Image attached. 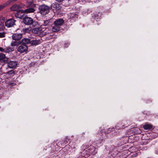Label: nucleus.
I'll return each mask as SVG.
<instances>
[{
	"label": "nucleus",
	"instance_id": "nucleus-1",
	"mask_svg": "<svg viewBox=\"0 0 158 158\" xmlns=\"http://www.w3.org/2000/svg\"><path fill=\"white\" fill-rule=\"evenodd\" d=\"M40 13L42 15H45L49 12L50 7L45 4L40 5L39 6Z\"/></svg>",
	"mask_w": 158,
	"mask_h": 158
},
{
	"label": "nucleus",
	"instance_id": "nucleus-2",
	"mask_svg": "<svg viewBox=\"0 0 158 158\" xmlns=\"http://www.w3.org/2000/svg\"><path fill=\"white\" fill-rule=\"evenodd\" d=\"M129 124L127 123V121H124L118 123L115 126V128L117 130L122 129L127 127Z\"/></svg>",
	"mask_w": 158,
	"mask_h": 158
},
{
	"label": "nucleus",
	"instance_id": "nucleus-3",
	"mask_svg": "<svg viewBox=\"0 0 158 158\" xmlns=\"http://www.w3.org/2000/svg\"><path fill=\"white\" fill-rule=\"evenodd\" d=\"M24 5L22 4H15L12 6L10 8V9L12 11H18L20 9L23 8Z\"/></svg>",
	"mask_w": 158,
	"mask_h": 158
},
{
	"label": "nucleus",
	"instance_id": "nucleus-4",
	"mask_svg": "<svg viewBox=\"0 0 158 158\" xmlns=\"http://www.w3.org/2000/svg\"><path fill=\"white\" fill-rule=\"evenodd\" d=\"M16 21L13 19H10L7 20L5 23V25L8 27H10L15 25Z\"/></svg>",
	"mask_w": 158,
	"mask_h": 158
},
{
	"label": "nucleus",
	"instance_id": "nucleus-5",
	"mask_svg": "<svg viewBox=\"0 0 158 158\" xmlns=\"http://www.w3.org/2000/svg\"><path fill=\"white\" fill-rule=\"evenodd\" d=\"M23 22L26 25H30L33 23V20L31 17H25L23 18Z\"/></svg>",
	"mask_w": 158,
	"mask_h": 158
},
{
	"label": "nucleus",
	"instance_id": "nucleus-6",
	"mask_svg": "<svg viewBox=\"0 0 158 158\" xmlns=\"http://www.w3.org/2000/svg\"><path fill=\"white\" fill-rule=\"evenodd\" d=\"M28 49V46L26 45L22 44L18 48V51L21 53L26 52Z\"/></svg>",
	"mask_w": 158,
	"mask_h": 158
},
{
	"label": "nucleus",
	"instance_id": "nucleus-7",
	"mask_svg": "<svg viewBox=\"0 0 158 158\" xmlns=\"http://www.w3.org/2000/svg\"><path fill=\"white\" fill-rule=\"evenodd\" d=\"M17 0H9L5 3L0 5V10L2 9L5 7L13 3Z\"/></svg>",
	"mask_w": 158,
	"mask_h": 158
},
{
	"label": "nucleus",
	"instance_id": "nucleus-8",
	"mask_svg": "<svg viewBox=\"0 0 158 158\" xmlns=\"http://www.w3.org/2000/svg\"><path fill=\"white\" fill-rule=\"evenodd\" d=\"M24 13V10H19L15 14V16L17 18L22 19L23 17Z\"/></svg>",
	"mask_w": 158,
	"mask_h": 158
},
{
	"label": "nucleus",
	"instance_id": "nucleus-9",
	"mask_svg": "<svg viewBox=\"0 0 158 158\" xmlns=\"http://www.w3.org/2000/svg\"><path fill=\"white\" fill-rule=\"evenodd\" d=\"M51 8L54 10L57 11L60 10L61 7L60 5L55 2L52 4Z\"/></svg>",
	"mask_w": 158,
	"mask_h": 158
},
{
	"label": "nucleus",
	"instance_id": "nucleus-10",
	"mask_svg": "<svg viewBox=\"0 0 158 158\" xmlns=\"http://www.w3.org/2000/svg\"><path fill=\"white\" fill-rule=\"evenodd\" d=\"M69 19L70 20L72 21H75L78 18V15L74 12L70 13L69 14Z\"/></svg>",
	"mask_w": 158,
	"mask_h": 158
},
{
	"label": "nucleus",
	"instance_id": "nucleus-11",
	"mask_svg": "<svg viewBox=\"0 0 158 158\" xmlns=\"http://www.w3.org/2000/svg\"><path fill=\"white\" fill-rule=\"evenodd\" d=\"M42 42V40L41 38L39 39H35L31 40V45L36 46L37 45Z\"/></svg>",
	"mask_w": 158,
	"mask_h": 158
},
{
	"label": "nucleus",
	"instance_id": "nucleus-12",
	"mask_svg": "<svg viewBox=\"0 0 158 158\" xmlns=\"http://www.w3.org/2000/svg\"><path fill=\"white\" fill-rule=\"evenodd\" d=\"M7 63L8 66L10 68H15L17 64V62L13 61H9V60H7Z\"/></svg>",
	"mask_w": 158,
	"mask_h": 158
},
{
	"label": "nucleus",
	"instance_id": "nucleus-13",
	"mask_svg": "<svg viewBox=\"0 0 158 158\" xmlns=\"http://www.w3.org/2000/svg\"><path fill=\"white\" fill-rule=\"evenodd\" d=\"M90 155H94L97 153L96 148L93 146H90L89 148Z\"/></svg>",
	"mask_w": 158,
	"mask_h": 158
},
{
	"label": "nucleus",
	"instance_id": "nucleus-14",
	"mask_svg": "<svg viewBox=\"0 0 158 158\" xmlns=\"http://www.w3.org/2000/svg\"><path fill=\"white\" fill-rule=\"evenodd\" d=\"M22 34H15L12 36V39L15 40H19L22 37Z\"/></svg>",
	"mask_w": 158,
	"mask_h": 158
},
{
	"label": "nucleus",
	"instance_id": "nucleus-15",
	"mask_svg": "<svg viewBox=\"0 0 158 158\" xmlns=\"http://www.w3.org/2000/svg\"><path fill=\"white\" fill-rule=\"evenodd\" d=\"M64 20L61 19H58L56 20L54 22L55 24L59 26L60 27L63 24Z\"/></svg>",
	"mask_w": 158,
	"mask_h": 158
},
{
	"label": "nucleus",
	"instance_id": "nucleus-16",
	"mask_svg": "<svg viewBox=\"0 0 158 158\" xmlns=\"http://www.w3.org/2000/svg\"><path fill=\"white\" fill-rule=\"evenodd\" d=\"M40 31V36H43L45 35H49L48 30V29H44V28H41V30Z\"/></svg>",
	"mask_w": 158,
	"mask_h": 158
},
{
	"label": "nucleus",
	"instance_id": "nucleus-17",
	"mask_svg": "<svg viewBox=\"0 0 158 158\" xmlns=\"http://www.w3.org/2000/svg\"><path fill=\"white\" fill-rule=\"evenodd\" d=\"M89 150V149L87 148L82 152V154L84 157L85 158L87 157L90 156V154Z\"/></svg>",
	"mask_w": 158,
	"mask_h": 158
},
{
	"label": "nucleus",
	"instance_id": "nucleus-18",
	"mask_svg": "<svg viewBox=\"0 0 158 158\" xmlns=\"http://www.w3.org/2000/svg\"><path fill=\"white\" fill-rule=\"evenodd\" d=\"M60 27L53 23L52 27V31L54 32H57L60 30Z\"/></svg>",
	"mask_w": 158,
	"mask_h": 158
},
{
	"label": "nucleus",
	"instance_id": "nucleus-19",
	"mask_svg": "<svg viewBox=\"0 0 158 158\" xmlns=\"http://www.w3.org/2000/svg\"><path fill=\"white\" fill-rule=\"evenodd\" d=\"M41 30V28H36L33 29L32 30V31L34 33L38 34L40 36Z\"/></svg>",
	"mask_w": 158,
	"mask_h": 158
},
{
	"label": "nucleus",
	"instance_id": "nucleus-20",
	"mask_svg": "<svg viewBox=\"0 0 158 158\" xmlns=\"http://www.w3.org/2000/svg\"><path fill=\"white\" fill-rule=\"evenodd\" d=\"M21 41L23 44L26 45L29 44H31V40L29 38H24Z\"/></svg>",
	"mask_w": 158,
	"mask_h": 158
},
{
	"label": "nucleus",
	"instance_id": "nucleus-21",
	"mask_svg": "<svg viewBox=\"0 0 158 158\" xmlns=\"http://www.w3.org/2000/svg\"><path fill=\"white\" fill-rule=\"evenodd\" d=\"M24 13H33L35 11V9L32 8H29L24 10Z\"/></svg>",
	"mask_w": 158,
	"mask_h": 158
},
{
	"label": "nucleus",
	"instance_id": "nucleus-22",
	"mask_svg": "<svg viewBox=\"0 0 158 158\" xmlns=\"http://www.w3.org/2000/svg\"><path fill=\"white\" fill-rule=\"evenodd\" d=\"M128 137H123L120 139L121 143L122 144L126 143L127 142Z\"/></svg>",
	"mask_w": 158,
	"mask_h": 158
},
{
	"label": "nucleus",
	"instance_id": "nucleus-23",
	"mask_svg": "<svg viewBox=\"0 0 158 158\" xmlns=\"http://www.w3.org/2000/svg\"><path fill=\"white\" fill-rule=\"evenodd\" d=\"M14 50L13 48L8 47L5 48V53H9L11 52Z\"/></svg>",
	"mask_w": 158,
	"mask_h": 158
},
{
	"label": "nucleus",
	"instance_id": "nucleus-24",
	"mask_svg": "<svg viewBox=\"0 0 158 158\" xmlns=\"http://www.w3.org/2000/svg\"><path fill=\"white\" fill-rule=\"evenodd\" d=\"M50 22L49 20H43L42 21V26H46L49 25L50 24Z\"/></svg>",
	"mask_w": 158,
	"mask_h": 158
},
{
	"label": "nucleus",
	"instance_id": "nucleus-25",
	"mask_svg": "<svg viewBox=\"0 0 158 158\" xmlns=\"http://www.w3.org/2000/svg\"><path fill=\"white\" fill-rule=\"evenodd\" d=\"M143 128L145 130H150L152 128V126L150 124H145L143 126Z\"/></svg>",
	"mask_w": 158,
	"mask_h": 158
},
{
	"label": "nucleus",
	"instance_id": "nucleus-26",
	"mask_svg": "<svg viewBox=\"0 0 158 158\" xmlns=\"http://www.w3.org/2000/svg\"><path fill=\"white\" fill-rule=\"evenodd\" d=\"M20 44V43L19 42L14 41H13L11 44V45L12 46H18Z\"/></svg>",
	"mask_w": 158,
	"mask_h": 158
},
{
	"label": "nucleus",
	"instance_id": "nucleus-27",
	"mask_svg": "<svg viewBox=\"0 0 158 158\" xmlns=\"http://www.w3.org/2000/svg\"><path fill=\"white\" fill-rule=\"evenodd\" d=\"M114 128H109L106 131H104V133L105 134H108V133H110L111 131H113L114 130Z\"/></svg>",
	"mask_w": 158,
	"mask_h": 158
},
{
	"label": "nucleus",
	"instance_id": "nucleus-28",
	"mask_svg": "<svg viewBox=\"0 0 158 158\" xmlns=\"http://www.w3.org/2000/svg\"><path fill=\"white\" fill-rule=\"evenodd\" d=\"M6 73L8 75L13 76L15 74V72L13 70H11L8 71Z\"/></svg>",
	"mask_w": 158,
	"mask_h": 158
},
{
	"label": "nucleus",
	"instance_id": "nucleus-29",
	"mask_svg": "<svg viewBox=\"0 0 158 158\" xmlns=\"http://www.w3.org/2000/svg\"><path fill=\"white\" fill-rule=\"evenodd\" d=\"M5 34L6 33L4 32H0V38L5 37Z\"/></svg>",
	"mask_w": 158,
	"mask_h": 158
},
{
	"label": "nucleus",
	"instance_id": "nucleus-30",
	"mask_svg": "<svg viewBox=\"0 0 158 158\" xmlns=\"http://www.w3.org/2000/svg\"><path fill=\"white\" fill-rule=\"evenodd\" d=\"M5 57V55L2 53H0V60L4 59Z\"/></svg>",
	"mask_w": 158,
	"mask_h": 158
},
{
	"label": "nucleus",
	"instance_id": "nucleus-31",
	"mask_svg": "<svg viewBox=\"0 0 158 158\" xmlns=\"http://www.w3.org/2000/svg\"><path fill=\"white\" fill-rule=\"evenodd\" d=\"M152 137L155 139L158 136V134L157 133H153L151 135Z\"/></svg>",
	"mask_w": 158,
	"mask_h": 158
},
{
	"label": "nucleus",
	"instance_id": "nucleus-32",
	"mask_svg": "<svg viewBox=\"0 0 158 158\" xmlns=\"http://www.w3.org/2000/svg\"><path fill=\"white\" fill-rule=\"evenodd\" d=\"M70 45V43L68 42L64 44V47L65 48H67Z\"/></svg>",
	"mask_w": 158,
	"mask_h": 158
},
{
	"label": "nucleus",
	"instance_id": "nucleus-33",
	"mask_svg": "<svg viewBox=\"0 0 158 158\" xmlns=\"http://www.w3.org/2000/svg\"><path fill=\"white\" fill-rule=\"evenodd\" d=\"M4 27L3 25H2V24H0V31H2V30H3V28H4Z\"/></svg>",
	"mask_w": 158,
	"mask_h": 158
},
{
	"label": "nucleus",
	"instance_id": "nucleus-34",
	"mask_svg": "<svg viewBox=\"0 0 158 158\" xmlns=\"http://www.w3.org/2000/svg\"><path fill=\"white\" fill-rule=\"evenodd\" d=\"M5 49L3 48H2L0 47V51L2 52H5L4 51Z\"/></svg>",
	"mask_w": 158,
	"mask_h": 158
},
{
	"label": "nucleus",
	"instance_id": "nucleus-35",
	"mask_svg": "<svg viewBox=\"0 0 158 158\" xmlns=\"http://www.w3.org/2000/svg\"><path fill=\"white\" fill-rule=\"evenodd\" d=\"M51 38H52V36H51V35H50L49 37H48V38H47V40H49L50 39H51Z\"/></svg>",
	"mask_w": 158,
	"mask_h": 158
},
{
	"label": "nucleus",
	"instance_id": "nucleus-36",
	"mask_svg": "<svg viewBox=\"0 0 158 158\" xmlns=\"http://www.w3.org/2000/svg\"><path fill=\"white\" fill-rule=\"evenodd\" d=\"M64 0H56L57 2H60L62 1H63Z\"/></svg>",
	"mask_w": 158,
	"mask_h": 158
},
{
	"label": "nucleus",
	"instance_id": "nucleus-37",
	"mask_svg": "<svg viewBox=\"0 0 158 158\" xmlns=\"http://www.w3.org/2000/svg\"><path fill=\"white\" fill-rule=\"evenodd\" d=\"M155 153L158 154V149H157L155 150Z\"/></svg>",
	"mask_w": 158,
	"mask_h": 158
}]
</instances>
